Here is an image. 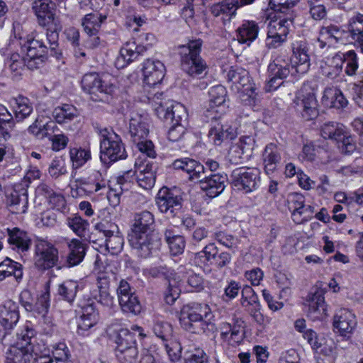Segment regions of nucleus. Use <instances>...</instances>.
<instances>
[{"mask_svg": "<svg viewBox=\"0 0 363 363\" xmlns=\"http://www.w3.org/2000/svg\"><path fill=\"white\" fill-rule=\"evenodd\" d=\"M164 72L162 62L157 60H147L143 68L145 83L150 86L160 84L164 77Z\"/></svg>", "mask_w": 363, "mask_h": 363, "instance_id": "nucleus-18", "label": "nucleus"}, {"mask_svg": "<svg viewBox=\"0 0 363 363\" xmlns=\"http://www.w3.org/2000/svg\"><path fill=\"white\" fill-rule=\"evenodd\" d=\"M135 170L133 171V175L129 178L133 182V177L135 175V180L138 185L145 189H150L155 183V173L157 165L150 161L142 162L138 158L135 162Z\"/></svg>", "mask_w": 363, "mask_h": 363, "instance_id": "nucleus-11", "label": "nucleus"}, {"mask_svg": "<svg viewBox=\"0 0 363 363\" xmlns=\"http://www.w3.org/2000/svg\"><path fill=\"white\" fill-rule=\"evenodd\" d=\"M133 175L131 170L124 172V174L118 177L117 183L113 186H109V190L107 191V199L111 206L116 207L119 205L121 196L123 192L122 185L128 182H131L129 179Z\"/></svg>", "mask_w": 363, "mask_h": 363, "instance_id": "nucleus-32", "label": "nucleus"}, {"mask_svg": "<svg viewBox=\"0 0 363 363\" xmlns=\"http://www.w3.org/2000/svg\"><path fill=\"white\" fill-rule=\"evenodd\" d=\"M314 213V208L311 205H306L300 210L291 213V217L294 223L301 224L312 218Z\"/></svg>", "mask_w": 363, "mask_h": 363, "instance_id": "nucleus-63", "label": "nucleus"}, {"mask_svg": "<svg viewBox=\"0 0 363 363\" xmlns=\"http://www.w3.org/2000/svg\"><path fill=\"white\" fill-rule=\"evenodd\" d=\"M230 326L228 340L240 344L245 337V321L242 318H234L230 323Z\"/></svg>", "mask_w": 363, "mask_h": 363, "instance_id": "nucleus-47", "label": "nucleus"}, {"mask_svg": "<svg viewBox=\"0 0 363 363\" xmlns=\"http://www.w3.org/2000/svg\"><path fill=\"white\" fill-rule=\"evenodd\" d=\"M52 50L50 44L47 41L46 33H36L35 35L28 39L26 43L23 47V50L26 52V58L29 60H34L43 57L48 52L50 51V55L57 56L60 54L57 48Z\"/></svg>", "mask_w": 363, "mask_h": 363, "instance_id": "nucleus-8", "label": "nucleus"}, {"mask_svg": "<svg viewBox=\"0 0 363 363\" xmlns=\"http://www.w3.org/2000/svg\"><path fill=\"white\" fill-rule=\"evenodd\" d=\"M311 16L316 21L323 19L327 14L325 6L321 0H308Z\"/></svg>", "mask_w": 363, "mask_h": 363, "instance_id": "nucleus-62", "label": "nucleus"}, {"mask_svg": "<svg viewBox=\"0 0 363 363\" xmlns=\"http://www.w3.org/2000/svg\"><path fill=\"white\" fill-rule=\"evenodd\" d=\"M15 116L18 121L23 120L28 117L33 111V107L29 102L28 99L23 96H18L16 99V106L14 107Z\"/></svg>", "mask_w": 363, "mask_h": 363, "instance_id": "nucleus-52", "label": "nucleus"}, {"mask_svg": "<svg viewBox=\"0 0 363 363\" xmlns=\"http://www.w3.org/2000/svg\"><path fill=\"white\" fill-rule=\"evenodd\" d=\"M70 159L74 168H79L91 159L89 150L74 147L69 150Z\"/></svg>", "mask_w": 363, "mask_h": 363, "instance_id": "nucleus-51", "label": "nucleus"}, {"mask_svg": "<svg viewBox=\"0 0 363 363\" xmlns=\"http://www.w3.org/2000/svg\"><path fill=\"white\" fill-rule=\"evenodd\" d=\"M164 237L170 250H184L185 247L184 237L176 235L172 229H167L165 230Z\"/></svg>", "mask_w": 363, "mask_h": 363, "instance_id": "nucleus-59", "label": "nucleus"}, {"mask_svg": "<svg viewBox=\"0 0 363 363\" xmlns=\"http://www.w3.org/2000/svg\"><path fill=\"white\" fill-rule=\"evenodd\" d=\"M153 331L162 340H167L172 335V326L168 323L157 321L154 325Z\"/></svg>", "mask_w": 363, "mask_h": 363, "instance_id": "nucleus-64", "label": "nucleus"}, {"mask_svg": "<svg viewBox=\"0 0 363 363\" xmlns=\"http://www.w3.org/2000/svg\"><path fill=\"white\" fill-rule=\"evenodd\" d=\"M116 342L118 345L116 352H120L121 346L123 347V350H127L132 345H136L133 334L127 329L120 330Z\"/></svg>", "mask_w": 363, "mask_h": 363, "instance_id": "nucleus-60", "label": "nucleus"}, {"mask_svg": "<svg viewBox=\"0 0 363 363\" xmlns=\"http://www.w3.org/2000/svg\"><path fill=\"white\" fill-rule=\"evenodd\" d=\"M264 169L267 174L274 173L281 160L280 149L273 143L267 144L262 155Z\"/></svg>", "mask_w": 363, "mask_h": 363, "instance_id": "nucleus-24", "label": "nucleus"}, {"mask_svg": "<svg viewBox=\"0 0 363 363\" xmlns=\"http://www.w3.org/2000/svg\"><path fill=\"white\" fill-rule=\"evenodd\" d=\"M78 284L69 280L59 285L58 294L68 302H72L76 296Z\"/></svg>", "mask_w": 363, "mask_h": 363, "instance_id": "nucleus-56", "label": "nucleus"}, {"mask_svg": "<svg viewBox=\"0 0 363 363\" xmlns=\"http://www.w3.org/2000/svg\"><path fill=\"white\" fill-rule=\"evenodd\" d=\"M96 228L102 232L106 238V250H121L123 248V239L118 235H114L117 229L115 224H109L108 228H107L105 223H99L96 225Z\"/></svg>", "mask_w": 363, "mask_h": 363, "instance_id": "nucleus-29", "label": "nucleus"}, {"mask_svg": "<svg viewBox=\"0 0 363 363\" xmlns=\"http://www.w3.org/2000/svg\"><path fill=\"white\" fill-rule=\"evenodd\" d=\"M320 38L327 40L328 43H343L346 37L347 32L342 28L330 24L323 26L319 32Z\"/></svg>", "mask_w": 363, "mask_h": 363, "instance_id": "nucleus-38", "label": "nucleus"}, {"mask_svg": "<svg viewBox=\"0 0 363 363\" xmlns=\"http://www.w3.org/2000/svg\"><path fill=\"white\" fill-rule=\"evenodd\" d=\"M226 181L225 175L215 174L201 180V186L209 197L214 198L225 189Z\"/></svg>", "mask_w": 363, "mask_h": 363, "instance_id": "nucleus-26", "label": "nucleus"}, {"mask_svg": "<svg viewBox=\"0 0 363 363\" xmlns=\"http://www.w3.org/2000/svg\"><path fill=\"white\" fill-rule=\"evenodd\" d=\"M291 25L292 21L289 18H276L269 21L267 26V31L274 33L275 35H279L287 38Z\"/></svg>", "mask_w": 363, "mask_h": 363, "instance_id": "nucleus-44", "label": "nucleus"}, {"mask_svg": "<svg viewBox=\"0 0 363 363\" xmlns=\"http://www.w3.org/2000/svg\"><path fill=\"white\" fill-rule=\"evenodd\" d=\"M99 318V312L93 303L82 306L80 320L78 325L79 329L87 330L96 324Z\"/></svg>", "mask_w": 363, "mask_h": 363, "instance_id": "nucleus-34", "label": "nucleus"}, {"mask_svg": "<svg viewBox=\"0 0 363 363\" xmlns=\"http://www.w3.org/2000/svg\"><path fill=\"white\" fill-rule=\"evenodd\" d=\"M321 135L324 138L333 140L336 142L340 141L342 135L345 132L342 124L335 122H328L321 128Z\"/></svg>", "mask_w": 363, "mask_h": 363, "instance_id": "nucleus-46", "label": "nucleus"}, {"mask_svg": "<svg viewBox=\"0 0 363 363\" xmlns=\"http://www.w3.org/2000/svg\"><path fill=\"white\" fill-rule=\"evenodd\" d=\"M100 158L104 163L125 159L126 152L121 139L113 130L107 128L101 130Z\"/></svg>", "mask_w": 363, "mask_h": 363, "instance_id": "nucleus-6", "label": "nucleus"}, {"mask_svg": "<svg viewBox=\"0 0 363 363\" xmlns=\"http://www.w3.org/2000/svg\"><path fill=\"white\" fill-rule=\"evenodd\" d=\"M292 62L298 74L306 73L310 67V58L308 54V48L303 41L296 42L293 44Z\"/></svg>", "mask_w": 363, "mask_h": 363, "instance_id": "nucleus-19", "label": "nucleus"}, {"mask_svg": "<svg viewBox=\"0 0 363 363\" xmlns=\"http://www.w3.org/2000/svg\"><path fill=\"white\" fill-rule=\"evenodd\" d=\"M201 47V39L191 40L186 45L179 46L181 67L190 77H199L206 74L207 65L200 56Z\"/></svg>", "mask_w": 363, "mask_h": 363, "instance_id": "nucleus-4", "label": "nucleus"}, {"mask_svg": "<svg viewBox=\"0 0 363 363\" xmlns=\"http://www.w3.org/2000/svg\"><path fill=\"white\" fill-rule=\"evenodd\" d=\"M211 264H215L219 267L225 266L230 260V255L228 252L221 251H201Z\"/></svg>", "mask_w": 363, "mask_h": 363, "instance_id": "nucleus-50", "label": "nucleus"}, {"mask_svg": "<svg viewBox=\"0 0 363 363\" xmlns=\"http://www.w3.org/2000/svg\"><path fill=\"white\" fill-rule=\"evenodd\" d=\"M295 103L298 111L305 120L310 121L318 117L319 114L318 101L313 93H300L298 96H296Z\"/></svg>", "mask_w": 363, "mask_h": 363, "instance_id": "nucleus-17", "label": "nucleus"}, {"mask_svg": "<svg viewBox=\"0 0 363 363\" xmlns=\"http://www.w3.org/2000/svg\"><path fill=\"white\" fill-rule=\"evenodd\" d=\"M57 251H37L35 264L40 269L52 267L57 261Z\"/></svg>", "mask_w": 363, "mask_h": 363, "instance_id": "nucleus-45", "label": "nucleus"}, {"mask_svg": "<svg viewBox=\"0 0 363 363\" xmlns=\"http://www.w3.org/2000/svg\"><path fill=\"white\" fill-rule=\"evenodd\" d=\"M118 301L124 312L131 313L135 315L141 311L142 306L135 294L122 297V299Z\"/></svg>", "mask_w": 363, "mask_h": 363, "instance_id": "nucleus-53", "label": "nucleus"}, {"mask_svg": "<svg viewBox=\"0 0 363 363\" xmlns=\"http://www.w3.org/2000/svg\"><path fill=\"white\" fill-rule=\"evenodd\" d=\"M231 177L234 186L245 193L255 190L259 182V171L255 168H238L233 170Z\"/></svg>", "mask_w": 363, "mask_h": 363, "instance_id": "nucleus-10", "label": "nucleus"}, {"mask_svg": "<svg viewBox=\"0 0 363 363\" xmlns=\"http://www.w3.org/2000/svg\"><path fill=\"white\" fill-rule=\"evenodd\" d=\"M213 315L207 304L194 303L184 306L180 313L179 321L186 331L201 334L214 329L211 322Z\"/></svg>", "mask_w": 363, "mask_h": 363, "instance_id": "nucleus-1", "label": "nucleus"}, {"mask_svg": "<svg viewBox=\"0 0 363 363\" xmlns=\"http://www.w3.org/2000/svg\"><path fill=\"white\" fill-rule=\"evenodd\" d=\"M108 281L104 274L97 277V286L99 289V302L102 305L111 306L113 304V298L107 292Z\"/></svg>", "mask_w": 363, "mask_h": 363, "instance_id": "nucleus-57", "label": "nucleus"}, {"mask_svg": "<svg viewBox=\"0 0 363 363\" xmlns=\"http://www.w3.org/2000/svg\"><path fill=\"white\" fill-rule=\"evenodd\" d=\"M113 81L115 79L109 75L101 77L96 72H91L84 75L81 84L84 91L101 100L100 94H111L116 90V86Z\"/></svg>", "mask_w": 363, "mask_h": 363, "instance_id": "nucleus-7", "label": "nucleus"}, {"mask_svg": "<svg viewBox=\"0 0 363 363\" xmlns=\"http://www.w3.org/2000/svg\"><path fill=\"white\" fill-rule=\"evenodd\" d=\"M348 29L354 47L363 54V15L358 13L351 18Z\"/></svg>", "mask_w": 363, "mask_h": 363, "instance_id": "nucleus-30", "label": "nucleus"}, {"mask_svg": "<svg viewBox=\"0 0 363 363\" xmlns=\"http://www.w3.org/2000/svg\"><path fill=\"white\" fill-rule=\"evenodd\" d=\"M153 223L154 217L150 211H144L135 214L134 223L128 235L129 244L133 250H152L158 247L152 241V235L148 234Z\"/></svg>", "mask_w": 363, "mask_h": 363, "instance_id": "nucleus-3", "label": "nucleus"}, {"mask_svg": "<svg viewBox=\"0 0 363 363\" xmlns=\"http://www.w3.org/2000/svg\"><path fill=\"white\" fill-rule=\"evenodd\" d=\"M174 169H181L189 174L190 180L200 179L204 177V167L198 161L190 158L176 160L172 163Z\"/></svg>", "mask_w": 363, "mask_h": 363, "instance_id": "nucleus-23", "label": "nucleus"}, {"mask_svg": "<svg viewBox=\"0 0 363 363\" xmlns=\"http://www.w3.org/2000/svg\"><path fill=\"white\" fill-rule=\"evenodd\" d=\"M29 296L30 293L28 291H23L21 294V302L26 311H32L36 309L39 313H44L47 311L49 303L46 294H43L38 298L35 306L33 305L31 301L24 300L25 298H28Z\"/></svg>", "mask_w": 363, "mask_h": 363, "instance_id": "nucleus-41", "label": "nucleus"}, {"mask_svg": "<svg viewBox=\"0 0 363 363\" xmlns=\"http://www.w3.org/2000/svg\"><path fill=\"white\" fill-rule=\"evenodd\" d=\"M27 183H16L7 196L10 211L13 213H24L28 208Z\"/></svg>", "mask_w": 363, "mask_h": 363, "instance_id": "nucleus-14", "label": "nucleus"}, {"mask_svg": "<svg viewBox=\"0 0 363 363\" xmlns=\"http://www.w3.org/2000/svg\"><path fill=\"white\" fill-rule=\"evenodd\" d=\"M138 355L136 345H133L127 350L121 346L120 352H116V357L120 363H135Z\"/></svg>", "mask_w": 363, "mask_h": 363, "instance_id": "nucleus-61", "label": "nucleus"}, {"mask_svg": "<svg viewBox=\"0 0 363 363\" xmlns=\"http://www.w3.org/2000/svg\"><path fill=\"white\" fill-rule=\"evenodd\" d=\"M76 191L78 194L89 196L100 191H106V182L101 178V174L96 172L87 179L77 181Z\"/></svg>", "mask_w": 363, "mask_h": 363, "instance_id": "nucleus-20", "label": "nucleus"}, {"mask_svg": "<svg viewBox=\"0 0 363 363\" xmlns=\"http://www.w3.org/2000/svg\"><path fill=\"white\" fill-rule=\"evenodd\" d=\"M227 77L228 81L232 82L237 87V89L251 96L255 92L248 72L242 69H230L228 74Z\"/></svg>", "mask_w": 363, "mask_h": 363, "instance_id": "nucleus-22", "label": "nucleus"}, {"mask_svg": "<svg viewBox=\"0 0 363 363\" xmlns=\"http://www.w3.org/2000/svg\"><path fill=\"white\" fill-rule=\"evenodd\" d=\"M168 116L169 124H186L187 113L185 107L179 103L171 105V109Z\"/></svg>", "mask_w": 363, "mask_h": 363, "instance_id": "nucleus-49", "label": "nucleus"}, {"mask_svg": "<svg viewBox=\"0 0 363 363\" xmlns=\"http://www.w3.org/2000/svg\"><path fill=\"white\" fill-rule=\"evenodd\" d=\"M240 303L245 309L259 303L258 296L251 286L246 285L243 287Z\"/></svg>", "mask_w": 363, "mask_h": 363, "instance_id": "nucleus-58", "label": "nucleus"}, {"mask_svg": "<svg viewBox=\"0 0 363 363\" xmlns=\"http://www.w3.org/2000/svg\"><path fill=\"white\" fill-rule=\"evenodd\" d=\"M79 115L78 110L71 104H65L56 107L52 116L58 123H66L72 121Z\"/></svg>", "mask_w": 363, "mask_h": 363, "instance_id": "nucleus-40", "label": "nucleus"}, {"mask_svg": "<svg viewBox=\"0 0 363 363\" xmlns=\"http://www.w3.org/2000/svg\"><path fill=\"white\" fill-rule=\"evenodd\" d=\"M221 116H216V118L207 122L211 123V128L208 132V137L216 145H220L225 140H233L236 136V131L232 126L224 124L221 121Z\"/></svg>", "mask_w": 363, "mask_h": 363, "instance_id": "nucleus-15", "label": "nucleus"}, {"mask_svg": "<svg viewBox=\"0 0 363 363\" xmlns=\"http://www.w3.org/2000/svg\"><path fill=\"white\" fill-rule=\"evenodd\" d=\"M320 70L321 74L325 77L335 79L341 75L342 67L337 61V59H335L334 56L330 63H325L323 65H321Z\"/></svg>", "mask_w": 363, "mask_h": 363, "instance_id": "nucleus-54", "label": "nucleus"}, {"mask_svg": "<svg viewBox=\"0 0 363 363\" xmlns=\"http://www.w3.org/2000/svg\"><path fill=\"white\" fill-rule=\"evenodd\" d=\"M35 333L26 326L16 334L14 344L6 352V363H32Z\"/></svg>", "mask_w": 363, "mask_h": 363, "instance_id": "nucleus-5", "label": "nucleus"}, {"mask_svg": "<svg viewBox=\"0 0 363 363\" xmlns=\"http://www.w3.org/2000/svg\"><path fill=\"white\" fill-rule=\"evenodd\" d=\"M8 242L18 250H28L31 246L33 240L28 233L18 228L7 229Z\"/></svg>", "mask_w": 363, "mask_h": 363, "instance_id": "nucleus-35", "label": "nucleus"}, {"mask_svg": "<svg viewBox=\"0 0 363 363\" xmlns=\"http://www.w3.org/2000/svg\"><path fill=\"white\" fill-rule=\"evenodd\" d=\"M238 4L237 0H224L220 3L213 4L211 8V11L214 16L220 17L223 23L225 24L235 16L239 6Z\"/></svg>", "mask_w": 363, "mask_h": 363, "instance_id": "nucleus-27", "label": "nucleus"}, {"mask_svg": "<svg viewBox=\"0 0 363 363\" xmlns=\"http://www.w3.org/2000/svg\"><path fill=\"white\" fill-rule=\"evenodd\" d=\"M147 50L144 45H137L135 42H128L121 49L120 55L117 57L116 64L118 67H124L133 62Z\"/></svg>", "mask_w": 363, "mask_h": 363, "instance_id": "nucleus-25", "label": "nucleus"}, {"mask_svg": "<svg viewBox=\"0 0 363 363\" xmlns=\"http://www.w3.org/2000/svg\"><path fill=\"white\" fill-rule=\"evenodd\" d=\"M157 205L162 213L174 216L181 210L182 198L167 188L161 189L156 198Z\"/></svg>", "mask_w": 363, "mask_h": 363, "instance_id": "nucleus-13", "label": "nucleus"}, {"mask_svg": "<svg viewBox=\"0 0 363 363\" xmlns=\"http://www.w3.org/2000/svg\"><path fill=\"white\" fill-rule=\"evenodd\" d=\"M54 7L55 4L51 0H34L32 4L38 24L46 28L47 41L52 50L57 46L59 32L62 29L60 21L54 13Z\"/></svg>", "mask_w": 363, "mask_h": 363, "instance_id": "nucleus-2", "label": "nucleus"}, {"mask_svg": "<svg viewBox=\"0 0 363 363\" xmlns=\"http://www.w3.org/2000/svg\"><path fill=\"white\" fill-rule=\"evenodd\" d=\"M129 133L132 141L138 143V140L145 139L149 133L148 124L141 116L136 115L130 120Z\"/></svg>", "mask_w": 363, "mask_h": 363, "instance_id": "nucleus-33", "label": "nucleus"}, {"mask_svg": "<svg viewBox=\"0 0 363 363\" xmlns=\"http://www.w3.org/2000/svg\"><path fill=\"white\" fill-rule=\"evenodd\" d=\"M21 266L18 262H15L9 258H6L0 263V281H3L11 276H14L16 280L21 279Z\"/></svg>", "mask_w": 363, "mask_h": 363, "instance_id": "nucleus-43", "label": "nucleus"}, {"mask_svg": "<svg viewBox=\"0 0 363 363\" xmlns=\"http://www.w3.org/2000/svg\"><path fill=\"white\" fill-rule=\"evenodd\" d=\"M259 28L254 21H244L237 29V40L240 43L250 45L258 36Z\"/></svg>", "mask_w": 363, "mask_h": 363, "instance_id": "nucleus-31", "label": "nucleus"}, {"mask_svg": "<svg viewBox=\"0 0 363 363\" xmlns=\"http://www.w3.org/2000/svg\"><path fill=\"white\" fill-rule=\"evenodd\" d=\"M169 286L165 293L164 299L167 303L171 305L178 298L181 293L180 285L182 279L177 274H171L168 279Z\"/></svg>", "mask_w": 363, "mask_h": 363, "instance_id": "nucleus-42", "label": "nucleus"}, {"mask_svg": "<svg viewBox=\"0 0 363 363\" xmlns=\"http://www.w3.org/2000/svg\"><path fill=\"white\" fill-rule=\"evenodd\" d=\"M335 59H337L340 65H345V72L347 76L354 77L357 75L359 69L358 57L354 50H351L342 55L337 54Z\"/></svg>", "mask_w": 363, "mask_h": 363, "instance_id": "nucleus-37", "label": "nucleus"}, {"mask_svg": "<svg viewBox=\"0 0 363 363\" xmlns=\"http://www.w3.org/2000/svg\"><path fill=\"white\" fill-rule=\"evenodd\" d=\"M326 142L311 143L303 145L299 157L305 161H314L316 157L327 151Z\"/></svg>", "mask_w": 363, "mask_h": 363, "instance_id": "nucleus-39", "label": "nucleus"}, {"mask_svg": "<svg viewBox=\"0 0 363 363\" xmlns=\"http://www.w3.org/2000/svg\"><path fill=\"white\" fill-rule=\"evenodd\" d=\"M52 358L55 363H68L71 354L69 348L64 342H59L52 345Z\"/></svg>", "mask_w": 363, "mask_h": 363, "instance_id": "nucleus-55", "label": "nucleus"}, {"mask_svg": "<svg viewBox=\"0 0 363 363\" xmlns=\"http://www.w3.org/2000/svg\"><path fill=\"white\" fill-rule=\"evenodd\" d=\"M333 325L342 336L352 334L357 325L355 315L347 309L340 310L334 316Z\"/></svg>", "mask_w": 363, "mask_h": 363, "instance_id": "nucleus-21", "label": "nucleus"}, {"mask_svg": "<svg viewBox=\"0 0 363 363\" xmlns=\"http://www.w3.org/2000/svg\"><path fill=\"white\" fill-rule=\"evenodd\" d=\"M308 317L313 320H320L327 316V305L324 291L321 289L309 294L304 303Z\"/></svg>", "mask_w": 363, "mask_h": 363, "instance_id": "nucleus-12", "label": "nucleus"}, {"mask_svg": "<svg viewBox=\"0 0 363 363\" xmlns=\"http://www.w3.org/2000/svg\"><path fill=\"white\" fill-rule=\"evenodd\" d=\"M267 91L276 90L283 84V79L290 73V65L281 55H277L268 66Z\"/></svg>", "mask_w": 363, "mask_h": 363, "instance_id": "nucleus-9", "label": "nucleus"}, {"mask_svg": "<svg viewBox=\"0 0 363 363\" xmlns=\"http://www.w3.org/2000/svg\"><path fill=\"white\" fill-rule=\"evenodd\" d=\"M106 19V16L98 12L90 13L82 19V26L84 32L89 36L97 35L101 23Z\"/></svg>", "mask_w": 363, "mask_h": 363, "instance_id": "nucleus-36", "label": "nucleus"}, {"mask_svg": "<svg viewBox=\"0 0 363 363\" xmlns=\"http://www.w3.org/2000/svg\"><path fill=\"white\" fill-rule=\"evenodd\" d=\"M226 89L222 85L212 87L209 91V107L206 111V118L211 120L216 118L225 112Z\"/></svg>", "mask_w": 363, "mask_h": 363, "instance_id": "nucleus-16", "label": "nucleus"}, {"mask_svg": "<svg viewBox=\"0 0 363 363\" xmlns=\"http://www.w3.org/2000/svg\"><path fill=\"white\" fill-rule=\"evenodd\" d=\"M18 319V306L15 302L8 300L0 305V323L6 329L12 328Z\"/></svg>", "mask_w": 363, "mask_h": 363, "instance_id": "nucleus-28", "label": "nucleus"}, {"mask_svg": "<svg viewBox=\"0 0 363 363\" xmlns=\"http://www.w3.org/2000/svg\"><path fill=\"white\" fill-rule=\"evenodd\" d=\"M66 223L79 237L84 236L86 231L88 230L89 227L88 220L83 219L77 214L68 217L66 220Z\"/></svg>", "mask_w": 363, "mask_h": 363, "instance_id": "nucleus-48", "label": "nucleus"}]
</instances>
